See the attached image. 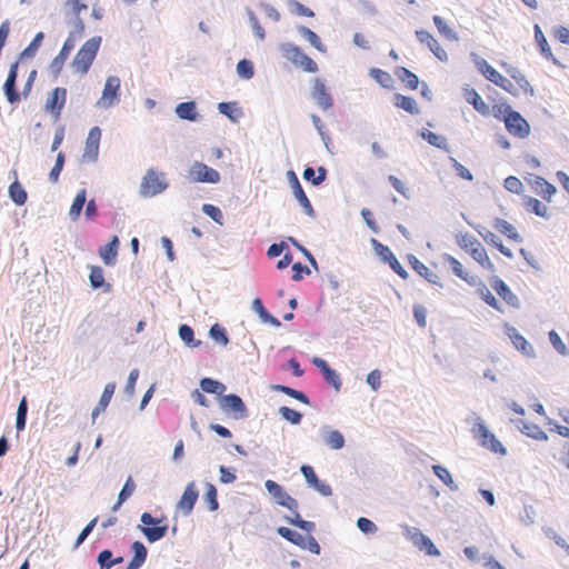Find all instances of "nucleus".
Segmentation results:
<instances>
[{"instance_id": "nucleus-1", "label": "nucleus", "mask_w": 569, "mask_h": 569, "mask_svg": "<svg viewBox=\"0 0 569 569\" xmlns=\"http://www.w3.org/2000/svg\"><path fill=\"white\" fill-rule=\"evenodd\" d=\"M100 43L101 37H93L83 43L71 62L74 72L84 76L89 71L96 59Z\"/></svg>"}, {"instance_id": "nucleus-2", "label": "nucleus", "mask_w": 569, "mask_h": 569, "mask_svg": "<svg viewBox=\"0 0 569 569\" xmlns=\"http://www.w3.org/2000/svg\"><path fill=\"white\" fill-rule=\"evenodd\" d=\"M500 66L510 78H507L505 91L515 97H519L521 94L533 96V88L518 68L508 64L507 62H501Z\"/></svg>"}, {"instance_id": "nucleus-3", "label": "nucleus", "mask_w": 569, "mask_h": 569, "mask_svg": "<svg viewBox=\"0 0 569 569\" xmlns=\"http://www.w3.org/2000/svg\"><path fill=\"white\" fill-rule=\"evenodd\" d=\"M503 122L507 131L513 137L525 139L530 133V126L528 121L509 106H506L505 108Z\"/></svg>"}, {"instance_id": "nucleus-4", "label": "nucleus", "mask_w": 569, "mask_h": 569, "mask_svg": "<svg viewBox=\"0 0 569 569\" xmlns=\"http://www.w3.org/2000/svg\"><path fill=\"white\" fill-rule=\"evenodd\" d=\"M167 187L164 174L149 169L141 181L140 192L144 197H153L164 191Z\"/></svg>"}, {"instance_id": "nucleus-5", "label": "nucleus", "mask_w": 569, "mask_h": 569, "mask_svg": "<svg viewBox=\"0 0 569 569\" xmlns=\"http://www.w3.org/2000/svg\"><path fill=\"white\" fill-rule=\"evenodd\" d=\"M163 519H158L152 517L149 512H143L141 515L142 527H139L142 533L146 536L149 542H154L163 538L167 533L168 526L160 525Z\"/></svg>"}, {"instance_id": "nucleus-6", "label": "nucleus", "mask_w": 569, "mask_h": 569, "mask_svg": "<svg viewBox=\"0 0 569 569\" xmlns=\"http://www.w3.org/2000/svg\"><path fill=\"white\" fill-rule=\"evenodd\" d=\"M405 535L418 550L423 551L428 556H440V551L437 549L431 539L423 535L419 529L406 527Z\"/></svg>"}, {"instance_id": "nucleus-7", "label": "nucleus", "mask_w": 569, "mask_h": 569, "mask_svg": "<svg viewBox=\"0 0 569 569\" xmlns=\"http://www.w3.org/2000/svg\"><path fill=\"white\" fill-rule=\"evenodd\" d=\"M473 435L479 439L482 447H486L496 453L506 452V449L501 442L496 438L493 433L488 430V428L482 422L476 423L473 427Z\"/></svg>"}, {"instance_id": "nucleus-8", "label": "nucleus", "mask_w": 569, "mask_h": 569, "mask_svg": "<svg viewBox=\"0 0 569 569\" xmlns=\"http://www.w3.org/2000/svg\"><path fill=\"white\" fill-rule=\"evenodd\" d=\"M101 140V130L99 127H92L86 139V146L82 153L83 162H96L99 156V146Z\"/></svg>"}, {"instance_id": "nucleus-9", "label": "nucleus", "mask_w": 569, "mask_h": 569, "mask_svg": "<svg viewBox=\"0 0 569 569\" xmlns=\"http://www.w3.org/2000/svg\"><path fill=\"white\" fill-rule=\"evenodd\" d=\"M264 487L268 492L273 497L276 502L291 511L298 509V502L283 488L273 480H267Z\"/></svg>"}, {"instance_id": "nucleus-10", "label": "nucleus", "mask_w": 569, "mask_h": 569, "mask_svg": "<svg viewBox=\"0 0 569 569\" xmlns=\"http://www.w3.org/2000/svg\"><path fill=\"white\" fill-rule=\"evenodd\" d=\"M189 176L194 182L217 183L220 181L219 172L202 162H194L189 170Z\"/></svg>"}, {"instance_id": "nucleus-11", "label": "nucleus", "mask_w": 569, "mask_h": 569, "mask_svg": "<svg viewBox=\"0 0 569 569\" xmlns=\"http://www.w3.org/2000/svg\"><path fill=\"white\" fill-rule=\"evenodd\" d=\"M119 89L120 80L118 77L107 78L98 106L106 109L113 106L119 100Z\"/></svg>"}, {"instance_id": "nucleus-12", "label": "nucleus", "mask_w": 569, "mask_h": 569, "mask_svg": "<svg viewBox=\"0 0 569 569\" xmlns=\"http://www.w3.org/2000/svg\"><path fill=\"white\" fill-rule=\"evenodd\" d=\"M286 56L292 63L301 67L307 72L315 73L318 71V64L297 46H289L286 49Z\"/></svg>"}, {"instance_id": "nucleus-13", "label": "nucleus", "mask_w": 569, "mask_h": 569, "mask_svg": "<svg viewBox=\"0 0 569 569\" xmlns=\"http://www.w3.org/2000/svg\"><path fill=\"white\" fill-rule=\"evenodd\" d=\"M220 408L224 412H232L236 419L247 417V408L242 399L237 395H226L220 398Z\"/></svg>"}, {"instance_id": "nucleus-14", "label": "nucleus", "mask_w": 569, "mask_h": 569, "mask_svg": "<svg viewBox=\"0 0 569 569\" xmlns=\"http://www.w3.org/2000/svg\"><path fill=\"white\" fill-rule=\"evenodd\" d=\"M527 181L532 191L547 202H550L557 193V188L541 176H532Z\"/></svg>"}, {"instance_id": "nucleus-15", "label": "nucleus", "mask_w": 569, "mask_h": 569, "mask_svg": "<svg viewBox=\"0 0 569 569\" xmlns=\"http://www.w3.org/2000/svg\"><path fill=\"white\" fill-rule=\"evenodd\" d=\"M67 101V89L58 87L52 90L46 101V109L56 118H59Z\"/></svg>"}, {"instance_id": "nucleus-16", "label": "nucleus", "mask_w": 569, "mask_h": 569, "mask_svg": "<svg viewBox=\"0 0 569 569\" xmlns=\"http://www.w3.org/2000/svg\"><path fill=\"white\" fill-rule=\"evenodd\" d=\"M74 46H76V39H74L73 34L71 33L66 39L58 56L50 63V70L54 76H58L61 72L67 59L69 58L70 52L73 50Z\"/></svg>"}, {"instance_id": "nucleus-17", "label": "nucleus", "mask_w": 569, "mask_h": 569, "mask_svg": "<svg viewBox=\"0 0 569 569\" xmlns=\"http://www.w3.org/2000/svg\"><path fill=\"white\" fill-rule=\"evenodd\" d=\"M416 37L419 40V42L426 44L440 61H448V54L446 50L440 46V43L435 39V37L429 31L417 30Z\"/></svg>"}, {"instance_id": "nucleus-18", "label": "nucleus", "mask_w": 569, "mask_h": 569, "mask_svg": "<svg viewBox=\"0 0 569 569\" xmlns=\"http://www.w3.org/2000/svg\"><path fill=\"white\" fill-rule=\"evenodd\" d=\"M18 67L19 62L16 61L10 66V70L7 77V80L3 84V91L7 97V100L10 103H16L20 100V96L18 91L16 90V81L18 77Z\"/></svg>"}, {"instance_id": "nucleus-19", "label": "nucleus", "mask_w": 569, "mask_h": 569, "mask_svg": "<svg viewBox=\"0 0 569 569\" xmlns=\"http://www.w3.org/2000/svg\"><path fill=\"white\" fill-rule=\"evenodd\" d=\"M506 333L509 339L512 341L515 348L522 352L526 356L532 357L535 355L532 346L527 341V339L515 328L507 327Z\"/></svg>"}, {"instance_id": "nucleus-20", "label": "nucleus", "mask_w": 569, "mask_h": 569, "mask_svg": "<svg viewBox=\"0 0 569 569\" xmlns=\"http://www.w3.org/2000/svg\"><path fill=\"white\" fill-rule=\"evenodd\" d=\"M443 261L449 264L456 277L469 284L476 283V277L471 274L457 258L446 253L443 254Z\"/></svg>"}, {"instance_id": "nucleus-21", "label": "nucleus", "mask_w": 569, "mask_h": 569, "mask_svg": "<svg viewBox=\"0 0 569 569\" xmlns=\"http://www.w3.org/2000/svg\"><path fill=\"white\" fill-rule=\"evenodd\" d=\"M300 470H301L302 475L305 476L306 481L309 483V486H311L312 488L318 490L323 496L331 495V492H332L331 487L327 483L319 481V479L311 466L303 465Z\"/></svg>"}, {"instance_id": "nucleus-22", "label": "nucleus", "mask_w": 569, "mask_h": 569, "mask_svg": "<svg viewBox=\"0 0 569 569\" xmlns=\"http://www.w3.org/2000/svg\"><path fill=\"white\" fill-rule=\"evenodd\" d=\"M197 500H198V490L194 488V483L191 482L186 487L177 507L184 515H189L191 512V510L193 509V506L196 505Z\"/></svg>"}, {"instance_id": "nucleus-23", "label": "nucleus", "mask_w": 569, "mask_h": 569, "mask_svg": "<svg viewBox=\"0 0 569 569\" xmlns=\"http://www.w3.org/2000/svg\"><path fill=\"white\" fill-rule=\"evenodd\" d=\"M491 287L503 299L509 306L518 307L519 300L515 293L510 290V288L498 277H495L490 281Z\"/></svg>"}, {"instance_id": "nucleus-24", "label": "nucleus", "mask_w": 569, "mask_h": 569, "mask_svg": "<svg viewBox=\"0 0 569 569\" xmlns=\"http://www.w3.org/2000/svg\"><path fill=\"white\" fill-rule=\"evenodd\" d=\"M478 69L489 81L505 90L507 78L491 67L486 60L482 59L478 62Z\"/></svg>"}, {"instance_id": "nucleus-25", "label": "nucleus", "mask_w": 569, "mask_h": 569, "mask_svg": "<svg viewBox=\"0 0 569 569\" xmlns=\"http://www.w3.org/2000/svg\"><path fill=\"white\" fill-rule=\"evenodd\" d=\"M512 422L526 436L536 440H547V433L537 425L525 421L523 419H513Z\"/></svg>"}, {"instance_id": "nucleus-26", "label": "nucleus", "mask_w": 569, "mask_h": 569, "mask_svg": "<svg viewBox=\"0 0 569 569\" xmlns=\"http://www.w3.org/2000/svg\"><path fill=\"white\" fill-rule=\"evenodd\" d=\"M312 97L317 101L318 106L323 110L332 107L331 96L327 91L325 83L319 79L315 80Z\"/></svg>"}, {"instance_id": "nucleus-27", "label": "nucleus", "mask_w": 569, "mask_h": 569, "mask_svg": "<svg viewBox=\"0 0 569 569\" xmlns=\"http://www.w3.org/2000/svg\"><path fill=\"white\" fill-rule=\"evenodd\" d=\"M463 98L468 103H470L475 108V110H477L482 116L489 114L488 104L483 101V99L477 92L476 89L470 87L463 88Z\"/></svg>"}, {"instance_id": "nucleus-28", "label": "nucleus", "mask_w": 569, "mask_h": 569, "mask_svg": "<svg viewBox=\"0 0 569 569\" xmlns=\"http://www.w3.org/2000/svg\"><path fill=\"white\" fill-rule=\"evenodd\" d=\"M119 248V239L117 236H113L111 241L100 248L99 254L107 266H112L116 263L117 254Z\"/></svg>"}, {"instance_id": "nucleus-29", "label": "nucleus", "mask_w": 569, "mask_h": 569, "mask_svg": "<svg viewBox=\"0 0 569 569\" xmlns=\"http://www.w3.org/2000/svg\"><path fill=\"white\" fill-rule=\"evenodd\" d=\"M131 549L133 551V558L129 562L127 569H139L147 559V548L142 542L134 541L131 546Z\"/></svg>"}, {"instance_id": "nucleus-30", "label": "nucleus", "mask_w": 569, "mask_h": 569, "mask_svg": "<svg viewBox=\"0 0 569 569\" xmlns=\"http://www.w3.org/2000/svg\"><path fill=\"white\" fill-rule=\"evenodd\" d=\"M479 266L481 269L495 273L496 272V266L491 261L490 257L488 256V252L486 248L482 246L481 248L477 249L472 253L469 254Z\"/></svg>"}, {"instance_id": "nucleus-31", "label": "nucleus", "mask_w": 569, "mask_h": 569, "mask_svg": "<svg viewBox=\"0 0 569 569\" xmlns=\"http://www.w3.org/2000/svg\"><path fill=\"white\" fill-rule=\"evenodd\" d=\"M523 207L528 212H531L541 218H549L548 208L537 198L527 196L523 198Z\"/></svg>"}, {"instance_id": "nucleus-32", "label": "nucleus", "mask_w": 569, "mask_h": 569, "mask_svg": "<svg viewBox=\"0 0 569 569\" xmlns=\"http://www.w3.org/2000/svg\"><path fill=\"white\" fill-rule=\"evenodd\" d=\"M409 262L412 269L426 280L431 283H437L438 276L432 272L425 263H422L417 257L411 256L409 258Z\"/></svg>"}, {"instance_id": "nucleus-33", "label": "nucleus", "mask_w": 569, "mask_h": 569, "mask_svg": "<svg viewBox=\"0 0 569 569\" xmlns=\"http://www.w3.org/2000/svg\"><path fill=\"white\" fill-rule=\"evenodd\" d=\"M292 188V192H293V196L296 197V199L299 201V203L301 204V207L303 208L305 212L309 216V217H315V210H313V207L310 202V200L308 199L307 194L305 193L303 189H302V186L300 184V182H295L293 186L291 187Z\"/></svg>"}, {"instance_id": "nucleus-34", "label": "nucleus", "mask_w": 569, "mask_h": 569, "mask_svg": "<svg viewBox=\"0 0 569 569\" xmlns=\"http://www.w3.org/2000/svg\"><path fill=\"white\" fill-rule=\"evenodd\" d=\"M114 390H116V383L113 382H110V383H107L104 389H103V392L100 397V400H99V403L98 406L93 409L92 411V418L94 419L100 412L104 411L106 408L108 407L113 393H114Z\"/></svg>"}, {"instance_id": "nucleus-35", "label": "nucleus", "mask_w": 569, "mask_h": 569, "mask_svg": "<svg viewBox=\"0 0 569 569\" xmlns=\"http://www.w3.org/2000/svg\"><path fill=\"white\" fill-rule=\"evenodd\" d=\"M176 113L180 119L196 121L198 119L197 106L193 101L181 102L176 108Z\"/></svg>"}, {"instance_id": "nucleus-36", "label": "nucleus", "mask_w": 569, "mask_h": 569, "mask_svg": "<svg viewBox=\"0 0 569 569\" xmlns=\"http://www.w3.org/2000/svg\"><path fill=\"white\" fill-rule=\"evenodd\" d=\"M493 228L498 230L500 233L505 234L507 238L515 241H520V236L517 232L516 228L507 220L497 218L493 222Z\"/></svg>"}, {"instance_id": "nucleus-37", "label": "nucleus", "mask_w": 569, "mask_h": 569, "mask_svg": "<svg viewBox=\"0 0 569 569\" xmlns=\"http://www.w3.org/2000/svg\"><path fill=\"white\" fill-rule=\"evenodd\" d=\"M396 76L411 90H416L419 86L418 77L405 67H398Z\"/></svg>"}, {"instance_id": "nucleus-38", "label": "nucleus", "mask_w": 569, "mask_h": 569, "mask_svg": "<svg viewBox=\"0 0 569 569\" xmlns=\"http://www.w3.org/2000/svg\"><path fill=\"white\" fill-rule=\"evenodd\" d=\"M395 104H396V107L403 109L405 111L409 112L410 114L419 113V108L417 106V102L411 97H407V96L398 93L395 96Z\"/></svg>"}, {"instance_id": "nucleus-39", "label": "nucleus", "mask_w": 569, "mask_h": 569, "mask_svg": "<svg viewBox=\"0 0 569 569\" xmlns=\"http://www.w3.org/2000/svg\"><path fill=\"white\" fill-rule=\"evenodd\" d=\"M9 196L18 206L24 204L28 198L27 192L17 180L9 186Z\"/></svg>"}, {"instance_id": "nucleus-40", "label": "nucleus", "mask_w": 569, "mask_h": 569, "mask_svg": "<svg viewBox=\"0 0 569 569\" xmlns=\"http://www.w3.org/2000/svg\"><path fill=\"white\" fill-rule=\"evenodd\" d=\"M202 391L221 396L226 391V386L211 378H203L200 381Z\"/></svg>"}, {"instance_id": "nucleus-41", "label": "nucleus", "mask_w": 569, "mask_h": 569, "mask_svg": "<svg viewBox=\"0 0 569 569\" xmlns=\"http://www.w3.org/2000/svg\"><path fill=\"white\" fill-rule=\"evenodd\" d=\"M535 39L540 49L541 54L547 59L553 58L551 48L549 47L548 41L541 28L538 24L535 26Z\"/></svg>"}, {"instance_id": "nucleus-42", "label": "nucleus", "mask_w": 569, "mask_h": 569, "mask_svg": "<svg viewBox=\"0 0 569 569\" xmlns=\"http://www.w3.org/2000/svg\"><path fill=\"white\" fill-rule=\"evenodd\" d=\"M136 490V483L132 479V477H128L123 488L121 489L118 501L112 507V511H117L120 506Z\"/></svg>"}, {"instance_id": "nucleus-43", "label": "nucleus", "mask_w": 569, "mask_h": 569, "mask_svg": "<svg viewBox=\"0 0 569 569\" xmlns=\"http://www.w3.org/2000/svg\"><path fill=\"white\" fill-rule=\"evenodd\" d=\"M386 256L385 260L388 261L390 268L403 280L408 279V272L406 269L401 266L399 260L396 258V256L390 251L389 248H385Z\"/></svg>"}, {"instance_id": "nucleus-44", "label": "nucleus", "mask_w": 569, "mask_h": 569, "mask_svg": "<svg viewBox=\"0 0 569 569\" xmlns=\"http://www.w3.org/2000/svg\"><path fill=\"white\" fill-rule=\"evenodd\" d=\"M279 535L287 539L288 541L299 546L305 547L306 546V537H303L301 533L293 531L286 527H280L278 529Z\"/></svg>"}, {"instance_id": "nucleus-45", "label": "nucleus", "mask_w": 569, "mask_h": 569, "mask_svg": "<svg viewBox=\"0 0 569 569\" xmlns=\"http://www.w3.org/2000/svg\"><path fill=\"white\" fill-rule=\"evenodd\" d=\"M218 109L220 113L224 114L232 121H237L242 114L241 110L237 106V102H220L218 104Z\"/></svg>"}, {"instance_id": "nucleus-46", "label": "nucleus", "mask_w": 569, "mask_h": 569, "mask_svg": "<svg viewBox=\"0 0 569 569\" xmlns=\"http://www.w3.org/2000/svg\"><path fill=\"white\" fill-rule=\"evenodd\" d=\"M84 203H86V190L82 189L77 193V196L70 207V210H69V214L72 220H77L79 218Z\"/></svg>"}, {"instance_id": "nucleus-47", "label": "nucleus", "mask_w": 569, "mask_h": 569, "mask_svg": "<svg viewBox=\"0 0 569 569\" xmlns=\"http://www.w3.org/2000/svg\"><path fill=\"white\" fill-rule=\"evenodd\" d=\"M433 23L437 27L439 33L442 34L445 38L453 41L458 40L457 33L453 31L452 28L448 26V23L440 16L433 17Z\"/></svg>"}, {"instance_id": "nucleus-48", "label": "nucleus", "mask_w": 569, "mask_h": 569, "mask_svg": "<svg viewBox=\"0 0 569 569\" xmlns=\"http://www.w3.org/2000/svg\"><path fill=\"white\" fill-rule=\"evenodd\" d=\"M299 32L302 37H305L311 46H313L317 50L321 51V52H325L326 51V48L325 46L322 44V42L320 41V38L317 36L316 32H313L311 29L307 28V27H299Z\"/></svg>"}, {"instance_id": "nucleus-49", "label": "nucleus", "mask_w": 569, "mask_h": 569, "mask_svg": "<svg viewBox=\"0 0 569 569\" xmlns=\"http://www.w3.org/2000/svg\"><path fill=\"white\" fill-rule=\"evenodd\" d=\"M273 389L277 391L283 392L284 395H287L293 399H297L298 401H300L305 405L310 403L309 398L302 391H299V390H296L293 388L282 386V385H276L273 387Z\"/></svg>"}, {"instance_id": "nucleus-50", "label": "nucleus", "mask_w": 569, "mask_h": 569, "mask_svg": "<svg viewBox=\"0 0 569 569\" xmlns=\"http://www.w3.org/2000/svg\"><path fill=\"white\" fill-rule=\"evenodd\" d=\"M432 470L435 472V475L445 483L447 485L450 489L455 490L457 489V485L455 483L452 477H451V473L449 472V470L442 466H439V465H435L432 467Z\"/></svg>"}, {"instance_id": "nucleus-51", "label": "nucleus", "mask_w": 569, "mask_h": 569, "mask_svg": "<svg viewBox=\"0 0 569 569\" xmlns=\"http://www.w3.org/2000/svg\"><path fill=\"white\" fill-rule=\"evenodd\" d=\"M422 138L430 143L440 149L447 148V139L442 136H439L430 130H426L422 132Z\"/></svg>"}, {"instance_id": "nucleus-52", "label": "nucleus", "mask_w": 569, "mask_h": 569, "mask_svg": "<svg viewBox=\"0 0 569 569\" xmlns=\"http://www.w3.org/2000/svg\"><path fill=\"white\" fill-rule=\"evenodd\" d=\"M370 76L383 88H389L391 86L392 78L387 71L372 68L370 69Z\"/></svg>"}, {"instance_id": "nucleus-53", "label": "nucleus", "mask_w": 569, "mask_h": 569, "mask_svg": "<svg viewBox=\"0 0 569 569\" xmlns=\"http://www.w3.org/2000/svg\"><path fill=\"white\" fill-rule=\"evenodd\" d=\"M27 411H28L27 400H26V398H22V400L19 403L18 410H17L16 428L18 431H22L26 427Z\"/></svg>"}, {"instance_id": "nucleus-54", "label": "nucleus", "mask_w": 569, "mask_h": 569, "mask_svg": "<svg viewBox=\"0 0 569 569\" xmlns=\"http://www.w3.org/2000/svg\"><path fill=\"white\" fill-rule=\"evenodd\" d=\"M280 416L292 425H299L302 419V415L289 407L282 406L279 408Z\"/></svg>"}, {"instance_id": "nucleus-55", "label": "nucleus", "mask_w": 569, "mask_h": 569, "mask_svg": "<svg viewBox=\"0 0 569 569\" xmlns=\"http://www.w3.org/2000/svg\"><path fill=\"white\" fill-rule=\"evenodd\" d=\"M327 445L332 449H341L345 446V438L338 430L330 431L326 437Z\"/></svg>"}, {"instance_id": "nucleus-56", "label": "nucleus", "mask_w": 569, "mask_h": 569, "mask_svg": "<svg viewBox=\"0 0 569 569\" xmlns=\"http://www.w3.org/2000/svg\"><path fill=\"white\" fill-rule=\"evenodd\" d=\"M237 72L242 79H251L253 77V64L250 60L242 59L237 64Z\"/></svg>"}, {"instance_id": "nucleus-57", "label": "nucleus", "mask_w": 569, "mask_h": 569, "mask_svg": "<svg viewBox=\"0 0 569 569\" xmlns=\"http://www.w3.org/2000/svg\"><path fill=\"white\" fill-rule=\"evenodd\" d=\"M90 283L93 288H101L104 286V276L101 267L93 266L90 270Z\"/></svg>"}, {"instance_id": "nucleus-58", "label": "nucleus", "mask_w": 569, "mask_h": 569, "mask_svg": "<svg viewBox=\"0 0 569 569\" xmlns=\"http://www.w3.org/2000/svg\"><path fill=\"white\" fill-rule=\"evenodd\" d=\"M503 187L516 194H520L523 191V184L521 180L515 176H509L505 179Z\"/></svg>"}, {"instance_id": "nucleus-59", "label": "nucleus", "mask_w": 569, "mask_h": 569, "mask_svg": "<svg viewBox=\"0 0 569 569\" xmlns=\"http://www.w3.org/2000/svg\"><path fill=\"white\" fill-rule=\"evenodd\" d=\"M204 500L209 505V509L211 511H216L219 507L218 499H217V489L213 485L208 483L207 485V491L204 495Z\"/></svg>"}, {"instance_id": "nucleus-60", "label": "nucleus", "mask_w": 569, "mask_h": 569, "mask_svg": "<svg viewBox=\"0 0 569 569\" xmlns=\"http://www.w3.org/2000/svg\"><path fill=\"white\" fill-rule=\"evenodd\" d=\"M202 211L207 216H209L214 222L222 224L223 216H222L221 210L218 207L210 204V203H204L202 206Z\"/></svg>"}, {"instance_id": "nucleus-61", "label": "nucleus", "mask_w": 569, "mask_h": 569, "mask_svg": "<svg viewBox=\"0 0 569 569\" xmlns=\"http://www.w3.org/2000/svg\"><path fill=\"white\" fill-rule=\"evenodd\" d=\"M210 336L213 340L222 343L223 346H226L229 342L224 328H222L218 323L213 325L210 328Z\"/></svg>"}, {"instance_id": "nucleus-62", "label": "nucleus", "mask_w": 569, "mask_h": 569, "mask_svg": "<svg viewBox=\"0 0 569 569\" xmlns=\"http://www.w3.org/2000/svg\"><path fill=\"white\" fill-rule=\"evenodd\" d=\"M63 163H64V153L63 152H59L58 156H57L56 163H54L53 168L51 169V171L49 173V179L52 182H57L58 181L59 176H60V173L62 171V168H63Z\"/></svg>"}, {"instance_id": "nucleus-63", "label": "nucleus", "mask_w": 569, "mask_h": 569, "mask_svg": "<svg viewBox=\"0 0 569 569\" xmlns=\"http://www.w3.org/2000/svg\"><path fill=\"white\" fill-rule=\"evenodd\" d=\"M413 317L419 327L426 328L427 326V309L422 305L413 306Z\"/></svg>"}, {"instance_id": "nucleus-64", "label": "nucleus", "mask_w": 569, "mask_h": 569, "mask_svg": "<svg viewBox=\"0 0 569 569\" xmlns=\"http://www.w3.org/2000/svg\"><path fill=\"white\" fill-rule=\"evenodd\" d=\"M549 340L552 343L553 348L560 355H566L567 353L566 345L563 343V341L561 340L560 336L555 330H551L549 332Z\"/></svg>"}]
</instances>
